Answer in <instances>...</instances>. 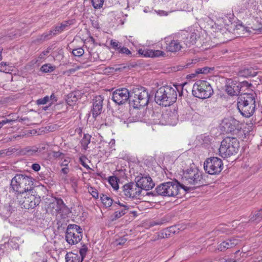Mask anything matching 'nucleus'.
<instances>
[{
	"label": "nucleus",
	"mask_w": 262,
	"mask_h": 262,
	"mask_svg": "<svg viewBox=\"0 0 262 262\" xmlns=\"http://www.w3.org/2000/svg\"><path fill=\"white\" fill-rule=\"evenodd\" d=\"M177 88L166 85L159 88L155 94L156 102L164 106H169L177 99Z\"/></svg>",
	"instance_id": "nucleus-1"
},
{
	"label": "nucleus",
	"mask_w": 262,
	"mask_h": 262,
	"mask_svg": "<svg viewBox=\"0 0 262 262\" xmlns=\"http://www.w3.org/2000/svg\"><path fill=\"white\" fill-rule=\"evenodd\" d=\"M237 108L241 115L248 118L253 115L255 108V96L253 94H244L237 99Z\"/></svg>",
	"instance_id": "nucleus-2"
},
{
	"label": "nucleus",
	"mask_w": 262,
	"mask_h": 262,
	"mask_svg": "<svg viewBox=\"0 0 262 262\" xmlns=\"http://www.w3.org/2000/svg\"><path fill=\"white\" fill-rule=\"evenodd\" d=\"M33 185L32 178L22 174L15 175L11 182V188L13 191L20 194L32 190Z\"/></svg>",
	"instance_id": "nucleus-3"
},
{
	"label": "nucleus",
	"mask_w": 262,
	"mask_h": 262,
	"mask_svg": "<svg viewBox=\"0 0 262 262\" xmlns=\"http://www.w3.org/2000/svg\"><path fill=\"white\" fill-rule=\"evenodd\" d=\"M180 188L187 190V187L181 185L178 181H171L163 183L159 185L155 189L158 195L163 196H175L178 194Z\"/></svg>",
	"instance_id": "nucleus-4"
},
{
	"label": "nucleus",
	"mask_w": 262,
	"mask_h": 262,
	"mask_svg": "<svg viewBox=\"0 0 262 262\" xmlns=\"http://www.w3.org/2000/svg\"><path fill=\"white\" fill-rule=\"evenodd\" d=\"M239 147V143L236 138L227 137L221 142L220 155L223 158H228L237 153Z\"/></svg>",
	"instance_id": "nucleus-5"
},
{
	"label": "nucleus",
	"mask_w": 262,
	"mask_h": 262,
	"mask_svg": "<svg viewBox=\"0 0 262 262\" xmlns=\"http://www.w3.org/2000/svg\"><path fill=\"white\" fill-rule=\"evenodd\" d=\"M150 95L144 87H134L131 91V99L135 108L146 106L149 100Z\"/></svg>",
	"instance_id": "nucleus-6"
},
{
	"label": "nucleus",
	"mask_w": 262,
	"mask_h": 262,
	"mask_svg": "<svg viewBox=\"0 0 262 262\" xmlns=\"http://www.w3.org/2000/svg\"><path fill=\"white\" fill-rule=\"evenodd\" d=\"M192 93L194 97L203 99L210 97L213 91L208 82L205 80H199L193 84Z\"/></svg>",
	"instance_id": "nucleus-7"
},
{
	"label": "nucleus",
	"mask_w": 262,
	"mask_h": 262,
	"mask_svg": "<svg viewBox=\"0 0 262 262\" xmlns=\"http://www.w3.org/2000/svg\"><path fill=\"white\" fill-rule=\"evenodd\" d=\"M82 238V228L75 224H69L66 233V241L71 245L79 242Z\"/></svg>",
	"instance_id": "nucleus-8"
},
{
	"label": "nucleus",
	"mask_w": 262,
	"mask_h": 262,
	"mask_svg": "<svg viewBox=\"0 0 262 262\" xmlns=\"http://www.w3.org/2000/svg\"><path fill=\"white\" fill-rule=\"evenodd\" d=\"M223 167V163L221 159L217 157L208 158L204 163L205 171L210 174L219 173Z\"/></svg>",
	"instance_id": "nucleus-9"
},
{
	"label": "nucleus",
	"mask_w": 262,
	"mask_h": 262,
	"mask_svg": "<svg viewBox=\"0 0 262 262\" xmlns=\"http://www.w3.org/2000/svg\"><path fill=\"white\" fill-rule=\"evenodd\" d=\"M202 180L201 172L196 168H190L184 172L182 177L183 183L193 185L201 184Z\"/></svg>",
	"instance_id": "nucleus-10"
},
{
	"label": "nucleus",
	"mask_w": 262,
	"mask_h": 262,
	"mask_svg": "<svg viewBox=\"0 0 262 262\" xmlns=\"http://www.w3.org/2000/svg\"><path fill=\"white\" fill-rule=\"evenodd\" d=\"M123 195L128 198L140 199L142 190L137 183H129L125 184L122 187Z\"/></svg>",
	"instance_id": "nucleus-11"
},
{
	"label": "nucleus",
	"mask_w": 262,
	"mask_h": 262,
	"mask_svg": "<svg viewBox=\"0 0 262 262\" xmlns=\"http://www.w3.org/2000/svg\"><path fill=\"white\" fill-rule=\"evenodd\" d=\"M53 214H60L63 217L70 213L69 208L65 205L61 199H56L50 204Z\"/></svg>",
	"instance_id": "nucleus-12"
},
{
	"label": "nucleus",
	"mask_w": 262,
	"mask_h": 262,
	"mask_svg": "<svg viewBox=\"0 0 262 262\" xmlns=\"http://www.w3.org/2000/svg\"><path fill=\"white\" fill-rule=\"evenodd\" d=\"M164 40L166 43L165 49L167 51L176 52L185 48L180 36L177 39L167 37L164 38Z\"/></svg>",
	"instance_id": "nucleus-13"
},
{
	"label": "nucleus",
	"mask_w": 262,
	"mask_h": 262,
	"mask_svg": "<svg viewBox=\"0 0 262 262\" xmlns=\"http://www.w3.org/2000/svg\"><path fill=\"white\" fill-rule=\"evenodd\" d=\"M129 98H131V91L129 92L125 88L117 89L112 94V100L119 105L124 103Z\"/></svg>",
	"instance_id": "nucleus-14"
},
{
	"label": "nucleus",
	"mask_w": 262,
	"mask_h": 262,
	"mask_svg": "<svg viewBox=\"0 0 262 262\" xmlns=\"http://www.w3.org/2000/svg\"><path fill=\"white\" fill-rule=\"evenodd\" d=\"M40 202V198L39 196L29 194L25 196L24 200L21 202V206L25 209H29L34 208L38 205Z\"/></svg>",
	"instance_id": "nucleus-15"
},
{
	"label": "nucleus",
	"mask_w": 262,
	"mask_h": 262,
	"mask_svg": "<svg viewBox=\"0 0 262 262\" xmlns=\"http://www.w3.org/2000/svg\"><path fill=\"white\" fill-rule=\"evenodd\" d=\"M180 37L182 39L184 47H189L195 43L197 39L199 38V35L194 32H185Z\"/></svg>",
	"instance_id": "nucleus-16"
},
{
	"label": "nucleus",
	"mask_w": 262,
	"mask_h": 262,
	"mask_svg": "<svg viewBox=\"0 0 262 262\" xmlns=\"http://www.w3.org/2000/svg\"><path fill=\"white\" fill-rule=\"evenodd\" d=\"M136 179L137 185L139 186L142 191V189L145 190H149L152 189L155 186V183L151 178L148 176L141 177L139 179H137V178H136Z\"/></svg>",
	"instance_id": "nucleus-17"
},
{
	"label": "nucleus",
	"mask_w": 262,
	"mask_h": 262,
	"mask_svg": "<svg viewBox=\"0 0 262 262\" xmlns=\"http://www.w3.org/2000/svg\"><path fill=\"white\" fill-rule=\"evenodd\" d=\"M239 83L231 79L227 81L226 91L231 96L238 95L240 92Z\"/></svg>",
	"instance_id": "nucleus-18"
},
{
	"label": "nucleus",
	"mask_w": 262,
	"mask_h": 262,
	"mask_svg": "<svg viewBox=\"0 0 262 262\" xmlns=\"http://www.w3.org/2000/svg\"><path fill=\"white\" fill-rule=\"evenodd\" d=\"M70 24L68 21H65L61 24L59 26H57L55 29L50 30L48 32L45 33L42 37L44 39H48L52 37V35H56L63 31L67 30Z\"/></svg>",
	"instance_id": "nucleus-19"
},
{
	"label": "nucleus",
	"mask_w": 262,
	"mask_h": 262,
	"mask_svg": "<svg viewBox=\"0 0 262 262\" xmlns=\"http://www.w3.org/2000/svg\"><path fill=\"white\" fill-rule=\"evenodd\" d=\"M103 99L101 96H97L93 99V108L92 113L94 117L100 115L102 110Z\"/></svg>",
	"instance_id": "nucleus-20"
},
{
	"label": "nucleus",
	"mask_w": 262,
	"mask_h": 262,
	"mask_svg": "<svg viewBox=\"0 0 262 262\" xmlns=\"http://www.w3.org/2000/svg\"><path fill=\"white\" fill-rule=\"evenodd\" d=\"M138 53L144 57H157L164 56L165 54L164 52L159 50H152L149 49H142L138 50Z\"/></svg>",
	"instance_id": "nucleus-21"
},
{
	"label": "nucleus",
	"mask_w": 262,
	"mask_h": 262,
	"mask_svg": "<svg viewBox=\"0 0 262 262\" xmlns=\"http://www.w3.org/2000/svg\"><path fill=\"white\" fill-rule=\"evenodd\" d=\"M238 243V239L236 238H232L227 239L221 243L218 246V250L220 251H225V250L232 248L237 245Z\"/></svg>",
	"instance_id": "nucleus-22"
},
{
	"label": "nucleus",
	"mask_w": 262,
	"mask_h": 262,
	"mask_svg": "<svg viewBox=\"0 0 262 262\" xmlns=\"http://www.w3.org/2000/svg\"><path fill=\"white\" fill-rule=\"evenodd\" d=\"M257 74V72L255 71L252 67L244 68L239 71L238 75L240 77L248 78L254 77Z\"/></svg>",
	"instance_id": "nucleus-23"
},
{
	"label": "nucleus",
	"mask_w": 262,
	"mask_h": 262,
	"mask_svg": "<svg viewBox=\"0 0 262 262\" xmlns=\"http://www.w3.org/2000/svg\"><path fill=\"white\" fill-rule=\"evenodd\" d=\"M249 222L258 223L262 220V208L251 212L249 216Z\"/></svg>",
	"instance_id": "nucleus-24"
},
{
	"label": "nucleus",
	"mask_w": 262,
	"mask_h": 262,
	"mask_svg": "<svg viewBox=\"0 0 262 262\" xmlns=\"http://www.w3.org/2000/svg\"><path fill=\"white\" fill-rule=\"evenodd\" d=\"M79 97L80 94L79 92L71 93L67 96V103L68 105L72 106L77 102Z\"/></svg>",
	"instance_id": "nucleus-25"
},
{
	"label": "nucleus",
	"mask_w": 262,
	"mask_h": 262,
	"mask_svg": "<svg viewBox=\"0 0 262 262\" xmlns=\"http://www.w3.org/2000/svg\"><path fill=\"white\" fill-rule=\"evenodd\" d=\"M66 262H82V259L77 254L68 253L66 255Z\"/></svg>",
	"instance_id": "nucleus-26"
},
{
	"label": "nucleus",
	"mask_w": 262,
	"mask_h": 262,
	"mask_svg": "<svg viewBox=\"0 0 262 262\" xmlns=\"http://www.w3.org/2000/svg\"><path fill=\"white\" fill-rule=\"evenodd\" d=\"M127 238L125 236L119 237L115 238L112 243L111 245L113 247L120 248L127 241Z\"/></svg>",
	"instance_id": "nucleus-27"
},
{
	"label": "nucleus",
	"mask_w": 262,
	"mask_h": 262,
	"mask_svg": "<svg viewBox=\"0 0 262 262\" xmlns=\"http://www.w3.org/2000/svg\"><path fill=\"white\" fill-rule=\"evenodd\" d=\"M233 122H235V121L233 119L231 120H227L226 119L224 121L223 124L225 129L226 130L227 132H231L236 128L234 125L232 124V123Z\"/></svg>",
	"instance_id": "nucleus-28"
},
{
	"label": "nucleus",
	"mask_w": 262,
	"mask_h": 262,
	"mask_svg": "<svg viewBox=\"0 0 262 262\" xmlns=\"http://www.w3.org/2000/svg\"><path fill=\"white\" fill-rule=\"evenodd\" d=\"M101 199L103 204L106 207H110L113 203L112 199L107 196L106 195L103 194L102 196H101Z\"/></svg>",
	"instance_id": "nucleus-29"
},
{
	"label": "nucleus",
	"mask_w": 262,
	"mask_h": 262,
	"mask_svg": "<svg viewBox=\"0 0 262 262\" xmlns=\"http://www.w3.org/2000/svg\"><path fill=\"white\" fill-rule=\"evenodd\" d=\"M24 153L28 156H32L37 154V147H28L24 150Z\"/></svg>",
	"instance_id": "nucleus-30"
},
{
	"label": "nucleus",
	"mask_w": 262,
	"mask_h": 262,
	"mask_svg": "<svg viewBox=\"0 0 262 262\" xmlns=\"http://www.w3.org/2000/svg\"><path fill=\"white\" fill-rule=\"evenodd\" d=\"M108 182L114 189L117 190L118 189L119 185L118 184L117 177L114 176L110 177L108 178Z\"/></svg>",
	"instance_id": "nucleus-31"
},
{
	"label": "nucleus",
	"mask_w": 262,
	"mask_h": 262,
	"mask_svg": "<svg viewBox=\"0 0 262 262\" xmlns=\"http://www.w3.org/2000/svg\"><path fill=\"white\" fill-rule=\"evenodd\" d=\"M256 2L255 0H246L243 3L244 9L253 8L255 6Z\"/></svg>",
	"instance_id": "nucleus-32"
},
{
	"label": "nucleus",
	"mask_w": 262,
	"mask_h": 262,
	"mask_svg": "<svg viewBox=\"0 0 262 262\" xmlns=\"http://www.w3.org/2000/svg\"><path fill=\"white\" fill-rule=\"evenodd\" d=\"M128 209L127 208H122L121 210L115 211L114 214V217H113V220H116L121 217L126 213V211Z\"/></svg>",
	"instance_id": "nucleus-33"
},
{
	"label": "nucleus",
	"mask_w": 262,
	"mask_h": 262,
	"mask_svg": "<svg viewBox=\"0 0 262 262\" xmlns=\"http://www.w3.org/2000/svg\"><path fill=\"white\" fill-rule=\"evenodd\" d=\"M90 141L91 136L89 135H84L81 140V144L84 147L85 149L87 148L88 145L90 143Z\"/></svg>",
	"instance_id": "nucleus-34"
},
{
	"label": "nucleus",
	"mask_w": 262,
	"mask_h": 262,
	"mask_svg": "<svg viewBox=\"0 0 262 262\" xmlns=\"http://www.w3.org/2000/svg\"><path fill=\"white\" fill-rule=\"evenodd\" d=\"M198 61V60L196 59L188 60H187L186 64L184 65V66H180V67L178 69V70H181L182 69H183V68H190V67H192V65L195 64V63H196Z\"/></svg>",
	"instance_id": "nucleus-35"
},
{
	"label": "nucleus",
	"mask_w": 262,
	"mask_h": 262,
	"mask_svg": "<svg viewBox=\"0 0 262 262\" xmlns=\"http://www.w3.org/2000/svg\"><path fill=\"white\" fill-rule=\"evenodd\" d=\"M55 68L50 64H44L41 68V70L45 73L51 72L55 70Z\"/></svg>",
	"instance_id": "nucleus-36"
},
{
	"label": "nucleus",
	"mask_w": 262,
	"mask_h": 262,
	"mask_svg": "<svg viewBox=\"0 0 262 262\" xmlns=\"http://www.w3.org/2000/svg\"><path fill=\"white\" fill-rule=\"evenodd\" d=\"M92 5L95 9H100L102 7L104 0H91Z\"/></svg>",
	"instance_id": "nucleus-37"
},
{
	"label": "nucleus",
	"mask_w": 262,
	"mask_h": 262,
	"mask_svg": "<svg viewBox=\"0 0 262 262\" xmlns=\"http://www.w3.org/2000/svg\"><path fill=\"white\" fill-rule=\"evenodd\" d=\"M50 99L49 96H46L37 100L36 102L37 105H44L50 102Z\"/></svg>",
	"instance_id": "nucleus-38"
},
{
	"label": "nucleus",
	"mask_w": 262,
	"mask_h": 262,
	"mask_svg": "<svg viewBox=\"0 0 262 262\" xmlns=\"http://www.w3.org/2000/svg\"><path fill=\"white\" fill-rule=\"evenodd\" d=\"M88 251V247L86 245H83L79 250L80 255L79 256L83 260Z\"/></svg>",
	"instance_id": "nucleus-39"
},
{
	"label": "nucleus",
	"mask_w": 262,
	"mask_h": 262,
	"mask_svg": "<svg viewBox=\"0 0 262 262\" xmlns=\"http://www.w3.org/2000/svg\"><path fill=\"white\" fill-rule=\"evenodd\" d=\"M72 53L75 56L80 57L84 54V50L81 48L75 49L73 50Z\"/></svg>",
	"instance_id": "nucleus-40"
},
{
	"label": "nucleus",
	"mask_w": 262,
	"mask_h": 262,
	"mask_svg": "<svg viewBox=\"0 0 262 262\" xmlns=\"http://www.w3.org/2000/svg\"><path fill=\"white\" fill-rule=\"evenodd\" d=\"M48 145L46 144H42L39 145L37 149V154H40L45 152L48 149Z\"/></svg>",
	"instance_id": "nucleus-41"
},
{
	"label": "nucleus",
	"mask_w": 262,
	"mask_h": 262,
	"mask_svg": "<svg viewBox=\"0 0 262 262\" xmlns=\"http://www.w3.org/2000/svg\"><path fill=\"white\" fill-rule=\"evenodd\" d=\"M110 45L115 50H119L121 47V45L119 43V42L116 40H111Z\"/></svg>",
	"instance_id": "nucleus-42"
},
{
	"label": "nucleus",
	"mask_w": 262,
	"mask_h": 262,
	"mask_svg": "<svg viewBox=\"0 0 262 262\" xmlns=\"http://www.w3.org/2000/svg\"><path fill=\"white\" fill-rule=\"evenodd\" d=\"M15 120L12 119H5L3 120L2 121H0V128H1L4 125L7 123H11L12 122H14Z\"/></svg>",
	"instance_id": "nucleus-43"
},
{
	"label": "nucleus",
	"mask_w": 262,
	"mask_h": 262,
	"mask_svg": "<svg viewBox=\"0 0 262 262\" xmlns=\"http://www.w3.org/2000/svg\"><path fill=\"white\" fill-rule=\"evenodd\" d=\"M89 192L94 198L97 199L99 197L97 190L94 188L91 187L89 189Z\"/></svg>",
	"instance_id": "nucleus-44"
},
{
	"label": "nucleus",
	"mask_w": 262,
	"mask_h": 262,
	"mask_svg": "<svg viewBox=\"0 0 262 262\" xmlns=\"http://www.w3.org/2000/svg\"><path fill=\"white\" fill-rule=\"evenodd\" d=\"M209 69L207 67H204L203 68H199L196 70V74H206L208 73Z\"/></svg>",
	"instance_id": "nucleus-45"
},
{
	"label": "nucleus",
	"mask_w": 262,
	"mask_h": 262,
	"mask_svg": "<svg viewBox=\"0 0 262 262\" xmlns=\"http://www.w3.org/2000/svg\"><path fill=\"white\" fill-rule=\"evenodd\" d=\"M92 26L97 29L99 28L98 20L97 18H93L91 19Z\"/></svg>",
	"instance_id": "nucleus-46"
},
{
	"label": "nucleus",
	"mask_w": 262,
	"mask_h": 262,
	"mask_svg": "<svg viewBox=\"0 0 262 262\" xmlns=\"http://www.w3.org/2000/svg\"><path fill=\"white\" fill-rule=\"evenodd\" d=\"M70 162V159L69 157H66L63 161L61 162L60 165L63 167H68L69 164Z\"/></svg>",
	"instance_id": "nucleus-47"
},
{
	"label": "nucleus",
	"mask_w": 262,
	"mask_h": 262,
	"mask_svg": "<svg viewBox=\"0 0 262 262\" xmlns=\"http://www.w3.org/2000/svg\"><path fill=\"white\" fill-rule=\"evenodd\" d=\"M119 53L129 55L131 54L130 51L126 47H120L119 49Z\"/></svg>",
	"instance_id": "nucleus-48"
},
{
	"label": "nucleus",
	"mask_w": 262,
	"mask_h": 262,
	"mask_svg": "<svg viewBox=\"0 0 262 262\" xmlns=\"http://www.w3.org/2000/svg\"><path fill=\"white\" fill-rule=\"evenodd\" d=\"M31 168L35 171H38L40 169V166L39 164L34 163L32 165Z\"/></svg>",
	"instance_id": "nucleus-49"
},
{
	"label": "nucleus",
	"mask_w": 262,
	"mask_h": 262,
	"mask_svg": "<svg viewBox=\"0 0 262 262\" xmlns=\"http://www.w3.org/2000/svg\"><path fill=\"white\" fill-rule=\"evenodd\" d=\"M69 171V167H63L61 170V174H63V175H67Z\"/></svg>",
	"instance_id": "nucleus-50"
},
{
	"label": "nucleus",
	"mask_w": 262,
	"mask_h": 262,
	"mask_svg": "<svg viewBox=\"0 0 262 262\" xmlns=\"http://www.w3.org/2000/svg\"><path fill=\"white\" fill-rule=\"evenodd\" d=\"M80 163L85 168H86L87 169H90V167L89 166V165L88 164H86V163L84 162V159H82V158H80Z\"/></svg>",
	"instance_id": "nucleus-51"
},
{
	"label": "nucleus",
	"mask_w": 262,
	"mask_h": 262,
	"mask_svg": "<svg viewBox=\"0 0 262 262\" xmlns=\"http://www.w3.org/2000/svg\"><path fill=\"white\" fill-rule=\"evenodd\" d=\"M49 53H50V49H47V50L44 51L40 55V58H43V56L47 55Z\"/></svg>",
	"instance_id": "nucleus-52"
},
{
	"label": "nucleus",
	"mask_w": 262,
	"mask_h": 262,
	"mask_svg": "<svg viewBox=\"0 0 262 262\" xmlns=\"http://www.w3.org/2000/svg\"><path fill=\"white\" fill-rule=\"evenodd\" d=\"M49 98H50L49 102L50 103H52L53 101H56V100L55 99V96L53 94H52L50 96H49Z\"/></svg>",
	"instance_id": "nucleus-53"
},
{
	"label": "nucleus",
	"mask_w": 262,
	"mask_h": 262,
	"mask_svg": "<svg viewBox=\"0 0 262 262\" xmlns=\"http://www.w3.org/2000/svg\"><path fill=\"white\" fill-rule=\"evenodd\" d=\"M63 154L62 153L60 152H55L54 154V156L55 157H61V156H62Z\"/></svg>",
	"instance_id": "nucleus-54"
},
{
	"label": "nucleus",
	"mask_w": 262,
	"mask_h": 262,
	"mask_svg": "<svg viewBox=\"0 0 262 262\" xmlns=\"http://www.w3.org/2000/svg\"><path fill=\"white\" fill-rule=\"evenodd\" d=\"M118 204L120 207H122L123 208H127L128 209H129V207L123 203H121L120 202H118Z\"/></svg>",
	"instance_id": "nucleus-55"
},
{
	"label": "nucleus",
	"mask_w": 262,
	"mask_h": 262,
	"mask_svg": "<svg viewBox=\"0 0 262 262\" xmlns=\"http://www.w3.org/2000/svg\"><path fill=\"white\" fill-rule=\"evenodd\" d=\"M62 179L64 182H68L67 176V175H62Z\"/></svg>",
	"instance_id": "nucleus-56"
},
{
	"label": "nucleus",
	"mask_w": 262,
	"mask_h": 262,
	"mask_svg": "<svg viewBox=\"0 0 262 262\" xmlns=\"http://www.w3.org/2000/svg\"><path fill=\"white\" fill-rule=\"evenodd\" d=\"M132 122V120H131V119H129V120H127V121H124H124H123V123L124 124L126 123V124H127V126H128V123H129V122Z\"/></svg>",
	"instance_id": "nucleus-57"
},
{
	"label": "nucleus",
	"mask_w": 262,
	"mask_h": 262,
	"mask_svg": "<svg viewBox=\"0 0 262 262\" xmlns=\"http://www.w3.org/2000/svg\"><path fill=\"white\" fill-rule=\"evenodd\" d=\"M2 49H0V60H1L2 59Z\"/></svg>",
	"instance_id": "nucleus-58"
},
{
	"label": "nucleus",
	"mask_w": 262,
	"mask_h": 262,
	"mask_svg": "<svg viewBox=\"0 0 262 262\" xmlns=\"http://www.w3.org/2000/svg\"><path fill=\"white\" fill-rule=\"evenodd\" d=\"M79 69V67H77L76 69H72V70H70V71H71V72H72H72H73V71H75L76 70H78V69Z\"/></svg>",
	"instance_id": "nucleus-59"
},
{
	"label": "nucleus",
	"mask_w": 262,
	"mask_h": 262,
	"mask_svg": "<svg viewBox=\"0 0 262 262\" xmlns=\"http://www.w3.org/2000/svg\"><path fill=\"white\" fill-rule=\"evenodd\" d=\"M162 223L161 222H155V225H160V224H161Z\"/></svg>",
	"instance_id": "nucleus-60"
},
{
	"label": "nucleus",
	"mask_w": 262,
	"mask_h": 262,
	"mask_svg": "<svg viewBox=\"0 0 262 262\" xmlns=\"http://www.w3.org/2000/svg\"><path fill=\"white\" fill-rule=\"evenodd\" d=\"M4 152V151H1V152H0V154H3Z\"/></svg>",
	"instance_id": "nucleus-61"
}]
</instances>
